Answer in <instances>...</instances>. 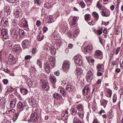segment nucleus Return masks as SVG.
Wrapping results in <instances>:
<instances>
[{"instance_id":"28","label":"nucleus","mask_w":123,"mask_h":123,"mask_svg":"<svg viewBox=\"0 0 123 123\" xmlns=\"http://www.w3.org/2000/svg\"><path fill=\"white\" fill-rule=\"evenodd\" d=\"M108 101L103 99L101 101V105L103 106L105 108L107 104Z\"/></svg>"},{"instance_id":"23","label":"nucleus","mask_w":123,"mask_h":123,"mask_svg":"<svg viewBox=\"0 0 123 123\" xmlns=\"http://www.w3.org/2000/svg\"><path fill=\"white\" fill-rule=\"evenodd\" d=\"M21 25L22 27L26 28L28 27L27 22L25 20H23Z\"/></svg>"},{"instance_id":"62","label":"nucleus","mask_w":123,"mask_h":123,"mask_svg":"<svg viewBox=\"0 0 123 123\" xmlns=\"http://www.w3.org/2000/svg\"><path fill=\"white\" fill-rule=\"evenodd\" d=\"M41 24V22L39 20L37 21L36 23V24L37 27H39Z\"/></svg>"},{"instance_id":"29","label":"nucleus","mask_w":123,"mask_h":123,"mask_svg":"<svg viewBox=\"0 0 123 123\" xmlns=\"http://www.w3.org/2000/svg\"><path fill=\"white\" fill-rule=\"evenodd\" d=\"M7 58L8 61L11 62L13 61L15 59L13 56L11 54H9V55L8 57Z\"/></svg>"},{"instance_id":"37","label":"nucleus","mask_w":123,"mask_h":123,"mask_svg":"<svg viewBox=\"0 0 123 123\" xmlns=\"http://www.w3.org/2000/svg\"><path fill=\"white\" fill-rule=\"evenodd\" d=\"M84 111H81V112L79 111L78 113L77 114L80 117L81 119H83L84 117Z\"/></svg>"},{"instance_id":"30","label":"nucleus","mask_w":123,"mask_h":123,"mask_svg":"<svg viewBox=\"0 0 123 123\" xmlns=\"http://www.w3.org/2000/svg\"><path fill=\"white\" fill-rule=\"evenodd\" d=\"M21 92L23 95L26 94L28 92V90L27 89L21 88L20 89Z\"/></svg>"},{"instance_id":"58","label":"nucleus","mask_w":123,"mask_h":123,"mask_svg":"<svg viewBox=\"0 0 123 123\" xmlns=\"http://www.w3.org/2000/svg\"><path fill=\"white\" fill-rule=\"evenodd\" d=\"M117 100V98L116 96L115 95H114L113 98V102L114 103L116 102Z\"/></svg>"},{"instance_id":"12","label":"nucleus","mask_w":123,"mask_h":123,"mask_svg":"<svg viewBox=\"0 0 123 123\" xmlns=\"http://www.w3.org/2000/svg\"><path fill=\"white\" fill-rule=\"evenodd\" d=\"M30 43L28 40H25L22 42L23 48H27L29 46Z\"/></svg>"},{"instance_id":"50","label":"nucleus","mask_w":123,"mask_h":123,"mask_svg":"<svg viewBox=\"0 0 123 123\" xmlns=\"http://www.w3.org/2000/svg\"><path fill=\"white\" fill-rule=\"evenodd\" d=\"M79 5L81 6L82 8H84L85 6L84 3L82 1L80 2Z\"/></svg>"},{"instance_id":"5","label":"nucleus","mask_w":123,"mask_h":123,"mask_svg":"<svg viewBox=\"0 0 123 123\" xmlns=\"http://www.w3.org/2000/svg\"><path fill=\"white\" fill-rule=\"evenodd\" d=\"M81 57V56L80 55L75 56L74 57L75 63L80 65H81L82 64V61L80 58Z\"/></svg>"},{"instance_id":"32","label":"nucleus","mask_w":123,"mask_h":123,"mask_svg":"<svg viewBox=\"0 0 123 123\" xmlns=\"http://www.w3.org/2000/svg\"><path fill=\"white\" fill-rule=\"evenodd\" d=\"M52 18V15L49 16L48 18L47 22L49 23H51L52 22H54V21Z\"/></svg>"},{"instance_id":"7","label":"nucleus","mask_w":123,"mask_h":123,"mask_svg":"<svg viewBox=\"0 0 123 123\" xmlns=\"http://www.w3.org/2000/svg\"><path fill=\"white\" fill-rule=\"evenodd\" d=\"M91 88L89 85L85 86L84 89L83 90L82 92L84 95H86L88 93L90 92Z\"/></svg>"},{"instance_id":"33","label":"nucleus","mask_w":123,"mask_h":123,"mask_svg":"<svg viewBox=\"0 0 123 123\" xmlns=\"http://www.w3.org/2000/svg\"><path fill=\"white\" fill-rule=\"evenodd\" d=\"M101 1L100 0L97 2V4L96 7L100 10H101L102 8H103V7L102 5L100 4Z\"/></svg>"},{"instance_id":"46","label":"nucleus","mask_w":123,"mask_h":123,"mask_svg":"<svg viewBox=\"0 0 123 123\" xmlns=\"http://www.w3.org/2000/svg\"><path fill=\"white\" fill-rule=\"evenodd\" d=\"M50 51L53 55L55 54H56V50L53 47H52L51 48Z\"/></svg>"},{"instance_id":"64","label":"nucleus","mask_w":123,"mask_h":123,"mask_svg":"<svg viewBox=\"0 0 123 123\" xmlns=\"http://www.w3.org/2000/svg\"><path fill=\"white\" fill-rule=\"evenodd\" d=\"M49 61L50 62V61H55V59L53 56H50L49 57Z\"/></svg>"},{"instance_id":"27","label":"nucleus","mask_w":123,"mask_h":123,"mask_svg":"<svg viewBox=\"0 0 123 123\" xmlns=\"http://www.w3.org/2000/svg\"><path fill=\"white\" fill-rule=\"evenodd\" d=\"M19 113V111H18L14 114L13 117V120L14 121H16L17 119Z\"/></svg>"},{"instance_id":"59","label":"nucleus","mask_w":123,"mask_h":123,"mask_svg":"<svg viewBox=\"0 0 123 123\" xmlns=\"http://www.w3.org/2000/svg\"><path fill=\"white\" fill-rule=\"evenodd\" d=\"M3 82L4 84L5 85L7 84L8 82V80L6 79H4L3 80Z\"/></svg>"},{"instance_id":"21","label":"nucleus","mask_w":123,"mask_h":123,"mask_svg":"<svg viewBox=\"0 0 123 123\" xmlns=\"http://www.w3.org/2000/svg\"><path fill=\"white\" fill-rule=\"evenodd\" d=\"M44 36L42 33V32L40 31L39 33V34L37 37V38L38 41H41L44 38Z\"/></svg>"},{"instance_id":"54","label":"nucleus","mask_w":123,"mask_h":123,"mask_svg":"<svg viewBox=\"0 0 123 123\" xmlns=\"http://www.w3.org/2000/svg\"><path fill=\"white\" fill-rule=\"evenodd\" d=\"M62 44V41L60 40H58L57 42V45L59 46H60Z\"/></svg>"},{"instance_id":"19","label":"nucleus","mask_w":123,"mask_h":123,"mask_svg":"<svg viewBox=\"0 0 123 123\" xmlns=\"http://www.w3.org/2000/svg\"><path fill=\"white\" fill-rule=\"evenodd\" d=\"M76 107L78 111H84V106L82 104H79L77 105Z\"/></svg>"},{"instance_id":"53","label":"nucleus","mask_w":123,"mask_h":123,"mask_svg":"<svg viewBox=\"0 0 123 123\" xmlns=\"http://www.w3.org/2000/svg\"><path fill=\"white\" fill-rule=\"evenodd\" d=\"M76 22H74L72 21L70 23V24L71 25V27H73L75 26L76 24Z\"/></svg>"},{"instance_id":"61","label":"nucleus","mask_w":123,"mask_h":123,"mask_svg":"<svg viewBox=\"0 0 123 123\" xmlns=\"http://www.w3.org/2000/svg\"><path fill=\"white\" fill-rule=\"evenodd\" d=\"M66 81V80H62L61 81V85L62 86H64L67 84Z\"/></svg>"},{"instance_id":"14","label":"nucleus","mask_w":123,"mask_h":123,"mask_svg":"<svg viewBox=\"0 0 123 123\" xmlns=\"http://www.w3.org/2000/svg\"><path fill=\"white\" fill-rule=\"evenodd\" d=\"M1 22L2 25L5 27L7 26L8 25L7 19L6 18L2 19Z\"/></svg>"},{"instance_id":"17","label":"nucleus","mask_w":123,"mask_h":123,"mask_svg":"<svg viewBox=\"0 0 123 123\" xmlns=\"http://www.w3.org/2000/svg\"><path fill=\"white\" fill-rule=\"evenodd\" d=\"M18 108L20 109L19 111H21L23 110L24 109V105L20 101H19L17 104Z\"/></svg>"},{"instance_id":"48","label":"nucleus","mask_w":123,"mask_h":123,"mask_svg":"<svg viewBox=\"0 0 123 123\" xmlns=\"http://www.w3.org/2000/svg\"><path fill=\"white\" fill-rule=\"evenodd\" d=\"M7 89V90L6 91L7 93L10 91H13V89L11 86H9L8 87Z\"/></svg>"},{"instance_id":"31","label":"nucleus","mask_w":123,"mask_h":123,"mask_svg":"<svg viewBox=\"0 0 123 123\" xmlns=\"http://www.w3.org/2000/svg\"><path fill=\"white\" fill-rule=\"evenodd\" d=\"M29 102L30 104L33 107L34 106L35 104V100H34L33 99H29Z\"/></svg>"},{"instance_id":"57","label":"nucleus","mask_w":123,"mask_h":123,"mask_svg":"<svg viewBox=\"0 0 123 123\" xmlns=\"http://www.w3.org/2000/svg\"><path fill=\"white\" fill-rule=\"evenodd\" d=\"M102 28L100 29L97 31V34L98 35H100L102 33Z\"/></svg>"},{"instance_id":"22","label":"nucleus","mask_w":123,"mask_h":123,"mask_svg":"<svg viewBox=\"0 0 123 123\" xmlns=\"http://www.w3.org/2000/svg\"><path fill=\"white\" fill-rule=\"evenodd\" d=\"M10 103V107L12 108H14L16 103V100L15 99H13L11 100Z\"/></svg>"},{"instance_id":"43","label":"nucleus","mask_w":123,"mask_h":123,"mask_svg":"<svg viewBox=\"0 0 123 123\" xmlns=\"http://www.w3.org/2000/svg\"><path fill=\"white\" fill-rule=\"evenodd\" d=\"M107 93L109 95V97L110 98L111 97L112 94V91L111 90L109 89H107Z\"/></svg>"},{"instance_id":"36","label":"nucleus","mask_w":123,"mask_h":123,"mask_svg":"<svg viewBox=\"0 0 123 123\" xmlns=\"http://www.w3.org/2000/svg\"><path fill=\"white\" fill-rule=\"evenodd\" d=\"M108 117L109 119L112 118L114 116V113L112 111H110L108 113Z\"/></svg>"},{"instance_id":"6","label":"nucleus","mask_w":123,"mask_h":123,"mask_svg":"<svg viewBox=\"0 0 123 123\" xmlns=\"http://www.w3.org/2000/svg\"><path fill=\"white\" fill-rule=\"evenodd\" d=\"M11 36L15 39H17L18 37V31L15 29H11L10 30Z\"/></svg>"},{"instance_id":"52","label":"nucleus","mask_w":123,"mask_h":123,"mask_svg":"<svg viewBox=\"0 0 123 123\" xmlns=\"http://www.w3.org/2000/svg\"><path fill=\"white\" fill-rule=\"evenodd\" d=\"M120 47H118L116 49V52L115 53V55H117L119 51L120 50Z\"/></svg>"},{"instance_id":"13","label":"nucleus","mask_w":123,"mask_h":123,"mask_svg":"<svg viewBox=\"0 0 123 123\" xmlns=\"http://www.w3.org/2000/svg\"><path fill=\"white\" fill-rule=\"evenodd\" d=\"M68 112L67 110H66L63 113L61 114V116L62 117L63 119L65 121L67 120L68 118Z\"/></svg>"},{"instance_id":"26","label":"nucleus","mask_w":123,"mask_h":123,"mask_svg":"<svg viewBox=\"0 0 123 123\" xmlns=\"http://www.w3.org/2000/svg\"><path fill=\"white\" fill-rule=\"evenodd\" d=\"M50 80L51 82L53 83H55L56 81L55 77L53 75H50L49 77Z\"/></svg>"},{"instance_id":"44","label":"nucleus","mask_w":123,"mask_h":123,"mask_svg":"<svg viewBox=\"0 0 123 123\" xmlns=\"http://www.w3.org/2000/svg\"><path fill=\"white\" fill-rule=\"evenodd\" d=\"M79 32V30L78 29H77L74 31V37H76L78 35Z\"/></svg>"},{"instance_id":"1","label":"nucleus","mask_w":123,"mask_h":123,"mask_svg":"<svg viewBox=\"0 0 123 123\" xmlns=\"http://www.w3.org/2000/svg\"><path fill=\"white\" fill-rule=\"evenodd\" d=\"M38 114V113L37 112H34L31 113L30 116V118L28 120V122H31L34 123L37 122L39 119Z\"/></svg>"},{"instance_id":"4","label":"nucleus","mask_w":123,"mask_h":123,"mask_svg":"<svg viewBox=\"0 0 123 123\" xmlns=\"http://www.w3.org/2000/svg\"><path fill=\"white\" fill-rule=\"evenodd\" d=\"M101 10L102 11L100 12V13L103 16L106 17L110 16L109 11L104 6L103 7Z\"/></svg>"},{"instance_id":"25","label":"nucleus","mask_w":123,"mask_h":123,"mask_svg":"<svg viewBox=\"0 0 123 123\" xmlns=\"http://www.w3.org/2000/svg\"><path fill=\"white\" fill-rule=\"evenodd\" d=\"M19 35L21 38L24 37L25 33L24 31L21 29H19L18 30Z\"/></svg>"},{"instance_id":"2","label":"nucleus","mask_w":123,"mask_h":123,"mask_svg":"<svg viewBox=\"0 0 123 123\" xmlns=\"http://www.w3.org/2000/svg\"><path fill=\"white\" fill-rule=\"evenodd\" d=\"M40 84L43 89L47 91L49 90V87L48 84V82L47 80L41 79L40 80Z\"/></svg>"},{"instance_id":"38","label":"nucleus","mask_w":123,"mask_h":123,"mask_svg":"<svg viewBox=\"0 0 123 123\" xmlns=\"http://www.w3.org/2000/svg\"><path fill=\"white\" fill-rule=\"evenodd\" d=\"M19 13L18 9H16L14 10V16H15L16 18H18L19 16Z\"/></svg>"},{"instance_id":"18","label":"nucleus","mask_w":123,"mask_h":123,"mask_svg":"<svg viewBox=\"0 0 123 123\" xmlns=\"http://www.w3.org/2000/svg\"><path fill=\"white\" fill-rule=\"evenodd\" d=\"M74 89V86L69 84H68L66 86V89L67 91L68 92L73 91Z\"/></svg>"},{"instance_id":"40","label":"nucleus","mask_w":123,"mask_h":123,"mask_svg":"<svg viewBox=\"0 0 123 123\" xmlns=\"http://www.w3.org/2000/svg\"><path fill=\"white\" fill-rule=\"evenodd\" d=\"M44 6L47 8L49 9L51 7L52 5L49 3L46 2L44 4Z\"/></svg>"},{"instance_id":"24","label":"nucleus","mask_w":123,"mask_h":123,"mask_svg":"<svg viewBox=\"0 0 123 123\" xmlns=\"http://www.w3.org/2000/svg\"><path fill=\"white\" fill-rule=\"evenodd\" d=\"M21 49V48L20 47H18L17 45H15L14 46V48H13L12 50L13 51L17 52H18L19 51H20Z\"/></svg>"},{"instance_id":"42","label":"nucleus","mask_w":123,"mask_h":123,"mask_svg":"<svg viewBox=\"0 0 123 123\" xmlns=\"http://www.w3.org/2000/svg\"><path fill=\"white\" fill-rule=\"evenodd\" d=\"M73 123H82L76 118H74L73 120Z\"/></svg>"},{"instance_id":"56","label":"nucleus","mask_w":123,"mask_h":123,"mask_svg":"<svg viewBox=\"0 0 123 123\" xmlns=\"http://www.w3.org/2000/svg\"><path fill=\"white\" fill-rule=\"evenodd\" d=\"M35 4H37L38 5H40V0H34Z\"/></svg>"},{"instance_id":"60","label":"nucleus","mask_w":123,"mask_h":123,"mask_svg":"<svg viewBox=\"0 0 123 123\" xmlns=\"http://www.w3.org/2000/svg\"><path fill=\"white\" fill-rule=\"evenodd\" d=\"M119 3H118L116 6L115 9L117 10V13H118V9L119 8Z\"/></svg>"},{"instance_id":"10","label":"nucleus","mask_w":123,"mask_h":123,"mask_svg":"<svg viewBox=\"0 0 123 123\" xmlns=\"http://www.w3.org/2000/svg\"><path fill=\"white\" fill-rule=\"evenodd\" d=\"M97 70L98 71H100L103 72L104 71V65L103 64L99 63L96 66Z\"/></svg>"},{"instance_id":"11","label":"nucleus","mask_w":123,"mask_h":123,"mask_svg":"<svg viewBox=\"0 0 123 123\" xmlns=\"http://www.w3.org/2000/svg\"><path fill=\"white\" fill-rule=\"evenodd\" d=\"M93 49V48L91 45H88L84 47V52H91Z\"/></svg>"},{"instance_id":"34","label":"nucleus","mask_w":123,"mask_h":123,"mask_svg":"<svg viewBox=\"0 0 123 123\" xmlns=\"http://www.w3.org/2000/svg\"><path fill=\"white\" fill-rule=\"evenodd\" d=\"M76 73L78 75H80L82 74L83 71L81 69L77 68L76 69Z\"/></svg>"},{"instance_id":"45","label":"nucleus","mask_w":123,"mask_h":123,"mask_svg":"<svg viewBox=\"0 0 123 123\" xmlns=\"http://www.w3.org/2000/svg\"><path fill=\"white\" fill-rule=\"evenodd\" d=\"M5 49H3L0 51V58L2 56V55L5 54H6L5 53Z\"/></svg>"},{"instance_id":"49","label":"nucleus","mask_w":123,"mask_h":123,"mask_svg":"<svg viewBox=\"0 0 123 123\" xmlns=\"http://www.w3.org/2000/svg\"><path fill=\"white\" fill-rule=\"evenodd\" d=\"M37 64L39 66L40 68H41L42 67V64L41 62L40 61V60H37Z\"/></svg>"},{"instance_id":"41","label":"nucleus","mask_w":123,"mask_h":123,"mask_svg":"<svg viewBox=\"0 0 123 123\" xmlns=\"http://www.w3.org/2000/svg\"><path fill=\"white\" fill-rule=\"evenodd\" d=\"M85 18L86 20H89L91 19L90 15L89 14H86L85 16Z\"/></svg>"},{"instance_id":"9","label":"nucleus","mask_w":123,"mask_h":123,"mask_svg":"<svg viewBox=\"0 0 123 123\" xmlns=\"http://www.w3.org/2000/svg\"><path fill=\"white\" fill-rule=\"evenodd\" d=\"M95 56L98 58L101 59L103 57V54L102 52L99 50H97L95 53Z\"/></svg>"},{"instance_id":"8","label":"nucleus","mask_w":123,"mask_h":123,"mask_svg":"<svg viewBox=\"0 0 123 123\" xmlns=\"http://www.w3.org/2000/svg\"><path fill=\"white\" fill-rule=\"evenodd\" d=\"M70 63L68 61L65 62L63 64V69L66 72L69 69Z\"/></svg>"},{"instance_id":"51","label":"nucleus","mask_w":123,"mask_h":123,"mask_svg":"<svg viewBox=\"0 0 123 123\" xmlns=\"http://www.w3.org/2000/svg\"><path fill=\"white\" fill-rule=\"evenodd\" d=\"M32 57V56L30 55H27L25 56V59L26 60H28L30 59Z\"/></svg>"},{"instance_id":"20","label":"nucleus","mask_w":123,"mask_h":123,"mask_svg":"<svg viewBox=\"0 0 123 123\" xmlns=\"http://www.w3.org/2000/svg\"><path fill=\"white\" fill-rule=\"evenodd\" d=\"M58 92L62 94L63 96H65L66 94L65 89L63 88L60 87L59 88Z\"/></svg>"},{"instance_id":"16","label":"nucleus","mask_w":123,"mask_h":123,"mask_svg":"<svg viewBox=\"0 0 123 123\" xmlns=\"http://www.w3.org/2000/svg\"><path fill=\"white\" fill-rule=\"evenodd\" d=\"M45 70L47 72L49 73L50 72V67L49 64L48 62L46 63L44 66Z\"/></svg>"},{"instance_id":"15","label":"nucleus","mask_w":123,"mask_h":123,"mask_svg":"<svg viewBox=\"0 0 123 123\" xmlns=\"http://www.w3.org/2000/svg\"><path fill=\"white\" fill-rule=\"evenodd\" d=\"M53 97L57 99L60 100L62 98L61 95L58 93L55 92L53 95Z\"/></svg>"},{"instance_id":"47","label":"nucleus","mask_w":123,"mask_h":123,"mask_svg":"<svg viewBox=\"0 0 123 123\" xmlns=\"http://www.w3.org/2000/svg\"><path fill=\"white\" fill-rule=\"evenodd\" d=\"M44 49L47 51H49L50 49V47L47 44H46L44 46Z\"/></svg>"},{"instance_id":"39","label":"nucleus","mask_w":123,"mask_h":123,"mask_svg":"<svg viewBox=\"0 0 123 123\" xmlns=\"http://www.w3.org/2000/svg\"><path fill=\"white\" fill-rule=\"evenodd\" d=\"M71 114L73 115H75L77 112V110L74 108H72L71 110Z\"/></svg>"},{"instance_id":"35","label":"nucleus","mask_w":123,"mask_h":123,"mask_svg":"<svg viewBox=\"0 0 123 123\" xmlns=\"http://www.w3.org/2000/svg\"><path fill=\"white\" fill-rule=\"evenodd\" d=\"M92 14L94 17L96 19V20H98L99 18L98 14L96 12H94L92 13Z\"/></svg>"},{"instance_id":"55","label":"nucleus","mask_w":123,"mask_h":123,"mask_svg":"<svg viewBox=\"0 0 123 123\" xmlns=\"http://www.w3.org/2000/svg\"><path fill=\"white\" fill-rule=\"evenodd\" d=\"M50 63L51 64L52 66V68H53L55 66V61H50Z\"/></svg>"},{"instance_id":"3","label":"nucleus","mask_w":123,"mask_h":123,"mask_svg":"<svg viewBox=\"0 0 123 123\" xmlns=\"http://www.w3.org/2000/svg\"><path fill=\"white\" fill-rule=\"evenodd\" d=\"M93 74L92 71L90 69L88 70L87 74L86 76V78L88 82H91L93 79Z\"/></svg>"},{"instance_id":"63","label":"nucleus","mask_w":123,"mask_h":123,"mask_svg":"<svg viewBox=\"0 0 123 123\" xmlns=\"http://www.w3.org/2000/svg\"><path fill=\"white\" fill-rule=\"evenodd\" d=\"M99 71H98L97 73V75L98 76H101L103 75V73Z\"/></svg>"}]
</instances>
